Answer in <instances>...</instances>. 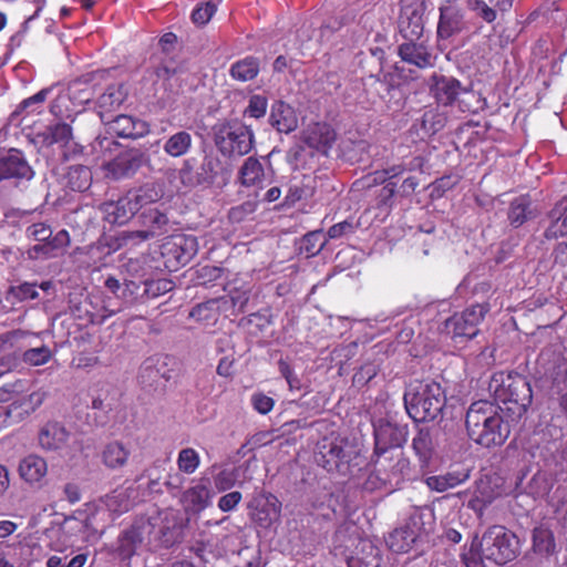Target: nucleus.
<instances>
[{"label":"nucleus","mask_w":567,"mask_h":567,"mask_svg":"<svg viewBox=\"0 0 567 567\" xmlns=\"http://www.w3.org/2000/svg\"><path fill=\"white\" fill-rule=\"evenodd\" d=\"M143 156L135 150H121L114 158L103 163L105 177L117 181L130 177L142 166Z\"/></svg>","instance_id":"nucleus-14"},{"label":"nucleus","mask_w":567,"mask_h":567,"mask_svg":"<svg viewBox=\"0 0 567 567\" xmlns=\"http://www.w3.org/2000/svg\"><path fill=\"white\" fill-rule=\"evenodd\" d=\"M278 369L281 377L287 381L290 391L301 390V380L286 359H279Z\"/></svg>","instance_id":"nucleus-51"},{"label":"nucleus","mask_w":567,"mask_h":567,"mask_svg":"<svg viewBox=\"0 0 567 567\" xmlns=\"http://www.w3.org/2000/svg\"><path fill=\"white\" fill-rule=\"evenodd\" d=\"M437 38L447 40L468 29L464 11L452 0H444L440 8Z\"/></svg>","instance_id":"nucleus-12"},{"label":"nucleus","mask_w":567,"mask_h":567,"mask_svg":"<svg viewBox=\"0 0 567 567\" xmlns=\"http://www.w3.org/2000/svg\"><path fill=\"white\" fill-rule=\"evenodd\" d=\"M530 199L527 196H519L511 202L508 220L515 228L520 227L530 217Z\"/></svg>","instance_id":"nucleus-42"},{"label":"nucleus","mask_w":567,"mask_h":567,"mask_svg":"<svg viewBox=\"0 0 567 567\" xmlns=\"http://www.w3.org/2000/svg\"><path fill=\"white\" fill-rule=\"evenodd\" d=\"M264 177V167L256 158L249 157L245 161L239 171L241 185L250 187L258 185Z\"/></svg>","instance_id":"nucleus-44"},{"label":"nucleus","mask_w":567,"mask_h":567,"mask_svg":"<svg viewBox=\"0 0 567 567\" xmlns=\"http://www.w3.org/2000/svg\"><path fill=\"white\" fill-rule=\"evenodd\" d=\"M488 391L495 401L503 404L508 416L515 421L527 412L533 401V391L527 378L515 371H497L491 377Z\"/></svg>","instance_id":"nucleus-2"},{"label":"nucleus","mask_w":567,"mask_h":567,"mask_svg":"<svg viewBox=\"0 0 567 567\" xmlns=\"http://www.w3.org/2000/svg\"><path fill=\"white\" fill-rule=\"evenodd\" d=\"M215 142H254V133L240 121L220 123L214 126Z\"/></svg>","instance_id":"nucleus-26"},{"label":"nucleus","mask_w":567,"mask_h":567,"mask_svg":"<svg viewBox=\"0 0 567 567\" xmlns=\"http://www.w3.org/2000/svg\"><path fill=\"white\" fill-rule=\"evenodd\" d=\"M412 449L422 467L429 466L435 453L430 429L421 427L412 440Z\"/></svg>","instance_id":"nucleus-35"},{"label":"nucleus","mask_w":567,"mask_h":567,"mask_svg":"<svg viewBox=\"0 0 567 567\" xmlns=\"http://www.w3.org/2000/svg\"><path fill=\"white\" fill-rule=\"evenodd\" d=\"M372 462L379 478L391 485H399L410 474V461L402 451L373 454Z\"/></svg>","instance_id":"nucleus-11"},{"label":"nucleus","mask_w":567,"mask_h":567,"mask_svg":"<svg viewBox=\"0 0 567 567\" xmlns=\"http://www.w3.org/2000/svg\"><path fill=\"white\" fill-rule=\"evenodd\" d=\"M355 456L357 453L349 441L337 436L323 437L318 443L316 460L328 472L347 475Z\"/></svg>","instance_id":"nucleus-6"},{"label":"nucleus","mask_w":567,"mask_h":567,"mask_svg":"<svg viewBox=\"0 0 567 567\" xmlns=\"http://www.w3.org/2000/svg\"><path fill=\"white\" fill-rule=\"evenodd\" d=\"M326 238L321 230L306 234L299 245V252L307 258L318 255L326 246Z\"/></svg>","instance_id":"nucleus-45"},{"label":"nucleus","mask_w":567,"mask_h":567,"mask_svg":"<svg viewBox=\"0 0 567 567\" xmlns=\"http://www.w3.org/2000/svg\"><path fill=\"white\" fill-rule=\"evenodd\" d=\"M106 133L111 137L136 140L148 133V124L128 115H118L106 123Z\"/></svg>","instance_id":"nucleus-19"},{"label":"nucleus","mask_w":567,"mask_h":567,"mask_svg":"<svg viewBox=\"0 0 567 567\" xmlns=\"http://www.w3.org/2000/svg\"><path fill=\"white\" fill-rule=\"evenodd\" d=\"M189 175L188 171L182 173L183 183L203 187H223L227 182V172L220 166V163L207 157L196 173V181H193Z\"/></svg>","instance_id":"nucleus-16"},{"label":"nucleus","mask_w":567,"mask_h":567,"mask_svg":"<svg viewBox=\"0 0 567 567\" xmlns=\"http://www.w3.org/2000/svg\"><path fill=\"white\" fill-rule=\"evenodd\" d=\"M489 310L488 302L472 305L446 319L445 330L455 342L472 340L478 334V327Z\"/></svg>","instance_id":"nucleus-7"},{"label":"nucleus","mask_w":567,"mask_h":567,"mask_svg":"<svg viewBox=\"0 0 567 567\" xmlns=\"http://www.w3.org/2000/svg\"><path fill=\"white\" fill-rule=\"evenodd\" d=\"M462 561L466 567H481L485 557L481 554V547H478V537L476 536L467 551L462 555Z\"/></svg>","instance_id":"nucleus-52"},{"label":"nucleus","mask_w":567,"mask_h":567,"mask_svg":"<svg viewBox=\"0 0 567 567\" xmlns=\"http://www.w3.org/2000/svg\"><path fill=\"white\" fill-rule=\"evenodd\" d=\"M467 8L473 11L476 17L486 23H493L497 18L496 8L485 0H467Z\"/></svg>","instance_id":"nucleus-50"},{"label":"nucleus","mask_w":567,"mask_h":567,"mask_svg":"<svg viewBox=\"0 0 567 567\" xmlns=\"http://www.w3.org/2000/svg\"><path fill=\"white\" fill-rule=\"evenodd\" d=\"M269 122L279 133H290L297 128L298 124L292 107L282 101L271 106Z\"/></svg>","instance_id":"nucleus-31"},{"label":"nucleus","mask_w":567,"mask_h":567,"mask_svg":"<svg viewBox=\"0 0 567 567\" xmlns=\"http://www.w3.org/2000/svg\"><path fill=\"white\" fill-rule=\"evenodd\" d=\"M136 212L147 209L146 206L158 202L163 193L154 184H145L127 192Z\"/></svg>","instance_id":"nucleus-39"},{"label":"nucleus","mask_w":567,"mask_h":567,"mask_svg":"<svg viewBox=\"0 0 567 567\" xmlns=\"http://www.w3.org/2000/svg\"><path fill=\"white\" fill-rule=\"evenodd\" d=\"M105 70L87 72L70 81L68 85L69 99L80 105L91 102L95 95V87L106 76Z\"/></svg>","instance_id":"nucleus-15"},{"label":"nucleus","mask_w":567,"mask_h":567,"mask_svg":"<svg viewBox=\"0 0 567 567\" xmlns=\"http://www.w3.org/2000/svg\"><path fill=\"white\" fill-rule=\"evenodd\" d=\"M215 11L216 6L212 2H206L193 11L192 20L195 24L204 25L210 20Z\"/></svg>","instance_id":"nucleus-56"},{"label":"nucleus","mask_w":567,"mask_h":567,"mask_svg":"<svg viewBox=\"0 0 567 567\" xmlns=\"http://www.w3.org/2000/svg\"><path fill=\"white\" fill-rule=\"evenodd\" d=\"M39 444L44 451H59L69 440V432L59 422H48L39 431Z\"/></svg>","instance_id":"nucleus-23"},{"label":"nucleus","mask_w":567,"mask_h":567,"mask_svg":"<svg viewBox=\"0 0 567 567\" xmlns=\"http://www.w3.org/2000/svg\"><path fill=\"white\" fill-rule=\"evenodd\" d=\"M22 121L20 120L19 111H14L8 121V123L0 130V140H16L19 142H35L37 127L29 124L21 126Z\"/></svg>","instance_id":"nucleus-29"},{"label":"nucleus","mask_w":567,"mask_h":567,"mask_svg":"<svg viewBox=\"0 0 567 567\" xmlns=\"http://www.w3.org/2000/svg\"><path fill=\"white\" fill-rule=\"evenodd\" d=\"M556 547L555 536L549 527L540 525L533 529L532 549L536 555L548 558L556 554Z\"/></svg>","instance_id":"nucleus-34"},{"label":"nucleus","mask_w":567,"mask_h":567,"mask_svg":"<svg viewBox=\"0 0 567 567\" xmlns=\"http://www.w3.org/2000/svg\"><path fill=\"white\" fill-rule=\"evenodd\" d=\"M101 212L104 219L113 225H124L137 213L127 193L117 200L103 203Z\"/></svg>","instance_id":"nucleus-21"},{"label":"nucleus","mask_w":567,"mask_h":567,"mask_svg":"<svg viewBox=\"0 0 567 567\" xmlns=\"http://www.w3.org/2000/svg\"><path fill=\"white\" fill-rule=\"evenodd\" d=\"M243 495L238 491L223 495L218 501V508L221 512H230L241 502Z\"/></svg>","instance_id":"nucleus-60"},{"label":"nucleus","mask_w":567,"mask_h":567,"mask_svg":"<svg viewBox=\"0 0 567 567\" xmlns=\"http://www.w3.org/2000/svg\"><path fill=\"white\" fill-rule=\"evenodd\" d=\"M137 219L145 230L154 231V237L167 231L168 216L158 208L150 207L142 210Z\"/></svg>","instance_id":"nucleus-36"},{"label":"nucleus","mask_w":567,"mask_h":567,"mask_svg":"<svg viewBox=\"0 0 567 567\" xmlns=\"http://www.w3.org/2000/svg\"><path fill=\"white\" fill-rule=\"evenodd\" d=\"M25 237L29 240L38 241L28 250V255L32 259L39 257H53L55 252L66 248L70 245V235L65 229L59 230L53 235L51 226L47 223H34L27 227Z\"/></svg>","instance_id":"nucleus-8"},{"label":"nucleus","mask_w":567,"mask_h":567,"mask_svg":"<svg viewBox=\"0 0 567 567\" xmlns=\"http://www.w3.org/2000/svg\"><path fill=\"white\" fill-rule=\"evenodd\" d=\"M198 251L197 238L193 235L175 234L161 245V256L165 268L173 272L189 264Z\"/></svg>","instance_id":"nucleus-9"},{"label":"nucleus","mask_w":567,"mask_h":567,"mask_svg":"<svg viewBox=\"0 0 567 567\" xmlns=\"http://www.w3.org/2000/svg\"><path fill=\"white\" fill-rule=\"evenodd\" d=\"M154 238V231H147L144 228L140 230H128L124 231L122 235V239L125 244H137L147 241L150 239Z\"/></svg>","instance_id":"nucleus-63"},{"label":"nucleus","mask_w":567,"mask_h":567,"mask_svg":"<svg viewBox=\"0 0 567 567\" xmlns=\"http://www.w3.org/2000/svg\"><path fill=\"white\" fill-rule=\"evenodd\" d=\"M79 126L80 115L69 114L65 118H54L48 126H44L43 130L39 128L37 135L42 136L43 142H69L75 137L74 130L78 131Z\"/></svg>","instance_id":"nucleus-18"},{"label":"nucleus","mask_w":567,"mask_h":567,"mask_svg":"<svg viewBox=\"0 0 567 567\" xmlns=\"http://www.w3.org/2000/svg\"><path fill=\"white\" fill-rule=\"evenodd\" d=\"M417 40H408L398 47V54L403 62L425 69L432 65V54Z\"/></svg>","instance_id":"nucleus-24"},{"label":"nucleus","mask_w":567,"mask_h":567,"mask_svg":"<svg viewBox=\"0 0 567 567\" xmlns=\"http://www.w3.org/2000/svg\"><path fill=\"white\" fill-rule=\"evenodd\" d=\"M33 171L20 151L11 148L0 153V182L3 179H30Z\"/></svg>","instance_id":"nucleus-17"},{"label":"nucleus","mask_w":567,"mask_h":567,"mask_svg":"<svg viewBox=\"0 0 567 567\" xmlns=\"http://www.w3.org/2000/svg\"><path fill=\"white\" fill-rule=\"evenodd\" d=\"M281 503L279 499L269 494L264 501H259L251 514L252 520L262 528L270 527L280 517Z\"/></svg>","instance_id":"nucleus-27"},{"label":"nucleus","mask_w":567,"mask_h":567,"mask_svg":"<svg viewBox=\"0 0 567 567\" xmlns=\"http://www.w3.org/2000/svg\"><path fill=\"white\" fill-rule=\"evenodd\" d=\"M398 27L405 40H419L424 31V13L427 0H400Z\"/></svg>","instance_id":"nucleus-10"},{"label":"nucleus","mask_w":567,"mask_h":567,"mask_svg":"<svg viewBox=\"0 0 567 567\" xmlns=\"http://www.w3.org/2000/svg\"><path fill=\"white\" fill-rule=\"evenodd\" d=\"M168 529V527L156 526L150 518H136L128 527L121 530L115 554L121 560L126 561L143 550L169 548L173 542L165 538Z\"/></svg>","instance_id":"nucleus-3"},{"label":"nucleus","mask_w":567,"mask_h":567,"mask_svg":"<svg viewBox=\"0 0 567 567\" xmlns=\"http://www.w3.org/2000/svg\"><path fill=\"white\" fill-rule=\"evenodd\" d=\"M431 81V92L436 101L443 105H452L461 92H466L461 82L452 76L434 74Z\"/></svg>","instance_id":"nucleus-22"},{"label":"nucleus","mask_w":567,"mask_h":567,"mask_svg":"<svg viewBox=\"0 0 567 567\" xmlns=\"http://www.w3.org/2000/svg\"><path fill=\"white\" fill-rule=\"evenodd\" d=\"M478 547L483 557L496 565L514 560L519 553L516 535L502 525L489 526L478 538Z\"/></svg>","instance_id":"nucleus-5"},{"label":"nucleus","mask_w":567,"mask_h":567,"mask_svg":"<svg viewBox=\"0 0 567 567\" xmlns=\"http://www.w3.org/2000/svg\"><path fill=\"white\" fill-rule=\"evenodd\" d=\"M236 478L231 471L223 470L215 476V486L219 492L230 489L235 485Z\"/></svg>","instance_id":"nucleus-64"},{"label":"nucleus","mask_w":567,"mask_h":567,"mask_svg":"<svg viewBox=\"0 0 567 567\" xmlns=\"http://www.w3.org/2000/svg\"><path fill=\"white\" fill-rule=\"evenodd\" d=\"M227 303L228 301L225 297L209 299L193 307L189 318L206 326L214 324Z\"/></svg>","instance_id":"nucleus-30"},{"label":"nucleus","mask_w":567,"mask_h":567,"mask_svg":"<svg viewBox=\"0 0 567 567\" xmlns=\"http://www.w3.org/2000/svg\"><path fill=\"white\" fill-rule=\"evenodd\" d=\"M142 282H143L142 295H144V297L147 299L157 298V297L173 290V288H174V282L166 278L147 279Z\"/></svg>","instance_id":"nucleus-49"},{"label":"nucleus","mask_w":567,"mask_h":567,"mask_svg":"<svg viewBox=\"0 0 567 567\" xmlns=\"http://www.w3.org/2000/svg\"><path fill=\"white\" fill-rule=\"evenodd\" d=\"M200 465V456L193 447H185L178 452L177 467L181 473L190 475L197 471Z\"/></svg>","instance_id":"nucleus-47"},{"label":"nucleus","mask_w":567,"mask_h":567,"mask_svg":"<svg viewBox=\"0 0 567 567\" xmlns=\"http://www.w3.org/2000/svg\"><path fill=\"white\" fill-rule=\"evenodd\" d=\"M51 90H52L51 87L42 89L41 91H39L34 95L23 100L19 104V106H18V109L16 111H19V114H20L24 110L31 109V107H33L34 105H38V104H42L47 100V97H48L49 93L51 92Z\"/></svg>","instance_id":"nucleus-62"},{"label":"nucleus","mask_w":567,"mask_h":567,"mask_svg":"<svg viewBox=\"0 0 567 567\" xmlns=\"http://www.w3.org/2000/svg\"><path fill=\"white\" fill-rule=\"evenodd\" d=\"M20 477L30 485L41 484L48 473L47 461L35 454L23 457L19 463Z\"/></svg>","instance_id":"nucleus-25"},{"label":"nucleus","mask_w":567,"mask_h":567,"mask_svg":"<svg viewBox=\"0 0 567 567\" xmlns=\"http://www.w3.org/2000/svg\"><path fill=\"white\" fill-rule=\"evenodd\" d=\"M213 492L209 488V481L202 478L181 496V503L186 512L200 513L210 505Z\"/></svg>","instance_id":"nucleus-20"},{"label":"nucleus","mask_w":567,"mask_h":567,"mask_svg":"<svg viewBox=\"0 0 567 567\" xmlns=\"http://www.w3.org/2000/svg\"><path fill=\"white\" fill-rule=\"evenodd\" d=\"M470 478L468 470H453L442 475L429 476L425 480L427 487L435 492H445L466 482Z\"/></svg>","instance_id":"nucleus-33"},{"label":"nucleus","mask_w":567,"mask_h":567,"mask_svg":"<svg viewBox=\"0 0 567 567\" xmlns=\"http://www.w3.org/2000/svg\"><path fill=\"white\" fill-rule=\"evenodd\" d=\"M408 437L405 426L389 421H380L374 426V452L373 454H388L399 451Z\"/></svg>","instance_id":"nucleus-13"},{"label":"nucleus","mask_w":567,"mask_h":567,"mask_svg":"<svg viewBox=\"0 0 567 567\" xmlns=\"http://www.w3.org/2000/svg\"><path fill=\"white\" fill-rule=\"evenodd\" d=\"M143 282H135L133 280L125 281L124 287L122 288L121 297L124 298L127 302H134L138 298H143Z\"/></svg>","instance_id":"nucleus-59"},{"label":"nucleus","mask_w":567,"mask_h":567,"mask_svg":"<svg viewBox=\"0 0 567 567\" xmlns=\"http://www.w3.org/2000/svg\"><path fill=\"white\" fill-rule=\"evenodd\" d=\"M229 72L238 81H250L259 73V62L256 58L248 56L234 63Z\"/></svg>","instance_id":"nucleus-43"},{"label":"nucleus","mask_w":567,"mask_h":567,"mask_svg":"<svg viewBox=\"0 0 567 567\" xmlns=\"http://www.w3.org/2000/svg\"><path fill=\"white\" fill-rule=\"evenodd\" d=\"M355 230V226L351 220H343L332 225L328 231L327 236L330 239H339L343 236L353 234Z\"/></svg>","instance_id":"nucleus-58"},{"label":"nucleus","mask_w":567,"mask_h":567,"mask_svg":"<svg viewBox=\"0 0 567 567\" xmlns=\"http://www.w3.org/2000/svg\"><path fill=\"white\" fill-rule=\"evenodd\" d=\"M403 400L409 416L416 423L434 421L446 403L444 390L434 381L411 383Z\"/></svg>","instance_id":"nucleus-4"},{"label":"nucleus","mask_w":567,"mask_h":567,"mask_svg":"<svg viewBox=\"0 0 567 567\" xmlns=\"http://www.w3.org/2000/svg\"><path fill=\"white\" fill-rule=\"evenodd\" d=\"M267 104V97L258 94L251 95L245 114H248L250 117L260 118L266 114Z\"/></svg>","instance_id":"nucleus-53"},{"label":"nucleus","mask_w":567,"mask_h":567,"mask_svg":"<svg viewBox=\"0 0 567 567\" xmlns=\"http://www.w3.org/2000/svg\"><path fill=\"white\" fill-rule=\"evenodd\" d=\"M132 492L133 491L128 488L114 489L105 496V506L111 513L117 516L127 513L133 507V501L131 498Z\"/></svg>","instance_id":"nucleus-41"},{"label":"nucleus","mask_w":567,"mask_h":567,"mask_svg":"<svg viewBox=\"0 0 567 567\" xmlns=\"http://www.w3.org/2000/svg\"><path fill=\"white\" fill-rule=\"evenodd\" d=\"M251 405L259 414L266 415L272 411L275 400L262 392H256L250 398Z\"/></svg>","instance_id":"nucleus-54"},{"label":"nucleus","mask_w":567,"mask_h":567,"mask_svg":"<svg viewBox=\"0 0 567 567\" xmlns=\"http://www.w3.org/2000/svg\"><path fill=\"white\" fill-rule=\"evenodd\" d=\"M548 218L550 224L544 233L546 239L567 236V194L549 210Z\"/></svg>","instance_id":"nucleus-28"},{"label":"nucleus","mask_w":567,"mask_h":567,"mask_svg":"<svg viewBox=\"0 0 567 567\" xmlns=\"http://www.w3.org/2000/svg\"><path fill=\"white\" fill-rule=\"evenodd\" d=\"M417 537L419 534L410 524H406L392 530L385 538V543L391 551L395 554H403L408 553L412 548Z\"/></svg>","instance_id":"nucleus-32"},{"label":"nucleus","mask_w":567,"mask_h":567,"mask_svg":"<svg viewBox=\"0 0 567 567\" xmlns=\"http://www.w3.org/2000/svg\"><path fill=\"white\" fill-rule=\"evenodd\" d=\"M465 426L470 439L484 447L501 446L511 434V427L503 419L502 408L487 400L470 405Z\"/></svg>","instance_id":"nucleus-1"},{"label":"nucleus","mask_w":567,"mask_h":567,"mask_svg":"<svg viewBox=\"0 0 567 567\" xmlns=\"http://www.w3.org/2000/svg\"><path fill=\"white\" fill-rule=\"evenodd\" d=\"M52 350L42 344L38 348H30L22 352L21 361L30 367H39L47 364L52 359Z\"/></svg>","instance_id":"nucleus-48"},{"label":"nucleus","mask_w":567,"mask_h":567,"mask_svg":"<svg viewBox=\"0 0 567 567\" xmlns=\"http://www.w3.org/2000/svg\"><path fill=\"white\" fill-rule=\"evenodd\" d=\"M92 172L89 167L83 165L70 167L66 174V185L71 190L85 192L92 185Z\"/></svg>","instance_id":"nucleus-40"},{"label":"nucleus","mask_w":567,"mask_h":567,"mask_svg":"<svg viewBox=\"0 0 567 567\" xmlns=\"http://www.w3.org/2000/svg\"><path fill=\"white\" fill-rule=\"evenodd\" d=\"M424 164V158L421 156H416L408 165L398 164L384 169L382 172H375L374 181L385 182L388 179H392L396 176L402 175L405 171H415L422 169Z\"/></svg>","instance_id":"nucleus-46"},{"label":"nucleus","mask_w":567,"mask_h":567,"mask_svg":"<svg viewBox=\"0 0 567 567\" xmlns=\"http://www.w3.org/2000/svg\"><path fill=\"white\" fill-rule=\"evenodd\" d=\"M130 450L121 442L113 441L102 451V462L110 470H118L127 464Z\"/></svg>","instance_id":"nucleus-37"},{"label":"nucleus","mask_w":567,"mask_h":567,"mask_svg":"<svg viewBox=\"0 0 567 567\" xmlns=\"http://www.w3.org/2000/svg\"><path fill=\"white\" fill-rule=\"evenodd\" d=\"M11 292L20 301L32 300L39 297L37 286L30 282H23L17 287H11Z\"/></svg>","instance_id":"nucleus-57"},{"label":"nucleus","mask_w":567,"mask_h":567,"mask_svg":"<svg viewBox=\"0 0 567 567\" xmlns=\"http://www.w3.org/2000/svg\"><path fill=\"white\" fill-rule=\"evenodd\" d=\"M128 95V90L124 83L111 84L105 92L97 99V106L106 112L120 107Z\"/></svg>","instance_id":"nucleus-38"},{"label":"nucleus","mask_w":567,"mask_h":567,"mask_svg":"<svg viewBox=\"0 0 567 567\" xmlns=\"http://www.w3.org/2000/svg\"><path fill=\"white\" fill-rule=\"evenodd\" d=\"M395 189L396 184L393 182H388L379 192L377 197V206L379 208L391 206Z\"/></svg>","instance_id":"nucleus-61"},{"label":"nucleus","mask_w":567,"mask_h":567,"mask_svg":"<svg viewBox=\"0 0 567 567\" xmlns=\"http://www.w3.org/2000/svg\"><path fill=\"white\" fill-rule=\"evenodd\" d=\"M24 391V381L17 380L12 383H6L0 386V402L7 403L14 401L16 396Z\"/></svg>","instance_id":"nucleus-55"}]
</instances>
